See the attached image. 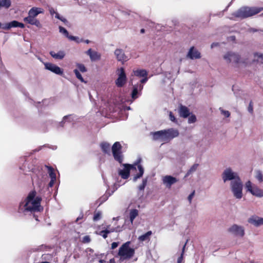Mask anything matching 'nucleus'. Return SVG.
Returning <instances> with one entry per match:
<instances>
[{
	"instance_id": "obj_1",
	"label": "nucleus",
	"mask_w": 263,
	"mask_h": 263,
	"mask_svg": "<svg viewBox=\"0 0 263 263\" xmlns=\"http://www.w3.org/2000/svg\"><path fill=\"white\" fill-rule=\"evenodd\" d=\"M36 192H30L25 199L18 205L17 212L24 215H32L35 220L39 221L38 214L43 211L41 205V198L35 197Z\"/></svg>"
},
{
	"instance_id": "obj_2",
	"label": "nucleus",
	"mask_w": 263,
	"mask_h": 263,
	"mask_svg": "<svg viewBox=\"0 0 263 263\" xmlns=\"http://www.w3.org/2000/svg\"><path fill=\"white\" fill-rule=\"evenodd\" d=\"M223 59L228 64H231L235 68H240L246 67L250 64L247 56L241 57L238 53L233 51H228L223 55Z\"/></svg>"
},
{
	"instance_id": "obj_3",
	"label": "nucleus",
	"mask_w": 263,
	"mask_h": 263,
	"mask_svg": "<svg viewBox=\"0 0 263 263\" xmlns=\"http://www.w3.org/2000/svg\"><path fill=\"white\" fill-rule=\"evenodd\" d=\"M151 135H152L154 140H159L160 142H165L174 138L178 137L179 132L177 129L169 128L168 129L152 132Z\"/></svg>"
},
{
	"instance_id": "obj_4",
	"label": "nucleus",
	"mask_w": 263,
	"mask_h": 263,
	"mask_svg": "<svg viewBox=\"0 0 263 263\" xmlns=\"http://www.w3.org/2000/svg\"><path fill=\"white\" fill-rule=\"evenodd\" d=\"M262 10V7L243 6L233 13L232 15L236 17L243 19L257 14Z\"/></svg>"
},
{
	"instance_id": "obj_5",
	"label": "nucleus",
	"mask_w": 263,
	"mask_h": 263,
	"mask_svg": "<svg viewBox=\"0 0 263 263\" xmlns=\"http://www.w3.org/2000/svg\"><path fill=\"white\" fill-rule=\"evenodd\" d=\"M130 243V241H127L119 248L118 255L120 256L121 260L129 259L134 256L135 250L129 247Z\"/></svg>"
},
{
	"instance_id": "obj_6",
	"label": "nucleus",
	"mask_w": 263,
	"mask_h": 263,
	"mask_svg": "<svg viewBox=\"0 0 263 263\" xmlns=\"http://www.w3.org/2000/svg\"><path fill=\"white\" fill-rule=\"evenodd\" d=\"M230 188L236 199H240L242 197L243 184L241 179L231 181Z\"/></svg>"
},
{
	"instance_id": "obj_7",
	"label": "nucleus",
	"mask_w": 263,
	"mask_h": 263,
	"mask_svg": "<svg viewBox=\"0 0 263 263\" xmlns=\"http://www.w3.org/2000/svg\"><path fill=\"white\" fill-rule=\"evenodd\" d=\"M222 179L224 182L229 181H233L234 180H240V178L237 172H234L230 167L226 168L222 173Z\"/></svg>"
},
{
	"instance_id": "obj_8",
	"label": "nucleus",
	"mask_w": 263,
	"mask_h": 263,
	"mask_svg": "<svg viewBox=\"0 0 263 263\" xmlns=\"http://www.w3.org/2000/svg\"><path fill=\"white\" fill-rule=\"evenodd\" d=\"M247 192L257 197H263V190L259 189L256 185L253 184L250 181H248L245 184Z\"/></svg>"
},
{
	"instance_id": "obj_9",
	"label": "nucleus",
	"mask_w": 263,
	"mask_h": 263,
	"mask_svg": "<svg viewBox=\"0 0 263 263\" xmlns=\"http://www.w3.org/2000/svg\"><path fill=\"white\" fill-rule=\"evenodd\" d=\"M118 70V78L115 81V84L118 87H122L126 83L127 77L123 67L120 68Z\"/></svg>"
},
{
	"instance_id": "obj_10",
	"label": "nucleus",
	"mask_w": 263,
	"mask_h": 263,
	"mask_svg": "<svg viewBox=\"0 0 263 263\" xmlns=\"http://www.w3.org/2000/svg\"><path fill=\"white\" fill-rule=\"evenodd\" d=\"M137 163L134 164H123V169L119 170V175L124 179H127L130 175V171L136 169V165Z\"/></svg>"
},
{
	"instance_id": "obj_11",
	"label": "nucleus",
	"mask_w": 263,
	"mask_h": 263,
	"mask_svg": "<svg viewBox=\"0 0 263 263\" xmlns=\"http://www.w3.org/2000/svg\"><path fill=\"white\" fill-rule=\"evenodd\" d=\"M228 231L230 233L237 236L242 237L245 234L243 227L235 224L230 227Z\"/></svg>"
},
{
	"instance_id": "obj_12",
	"label": "nucleus",
	"mask_w": 263,
	"mask_h": 263,
	"mask_svg": "<svg viewBox=\"0 0 263 263\" xmlns=\"http://www.w3.org/2000/svg\"><path fill=\"white\" fill-rule=\"evenodd\" d=\"M44 65L46 69L55 74L62 75L63 73V70L60 67L54 64L46 62L44 63Z\"/></svg>"
},
{
	"instance_id": "obj_13",
	"label": "nucleus",
	"mask_w": 263,
	"mask_h": 263,
	"mask_svg": "<svg viewBox=\"0 0 263 263\" xmlns=\"http://www.w3.org/2000/svg\"><path fill=\"white\" fill-rule=\"evenodd\" d=\"M143 86L141 84H137L133 85V90L131 93L132 103L135 99L138 98L141 95V91L142 90Z\"/></svg>"
},
{
	"instance_id": "obj_14",
	"label": "nucleus",
	"mask_w": 263,
	"mask_h": 263,
	"mask_svg": "<svg viewBox=\"0 0 263 263\" xmlns=\"http://www.w3.org/2000/svg\"><path fill=\"white\" fill-rule=\"evenodd\" d=\"M178 181L176 178L171 176L166 175L162 178V183L167 188H171L172 185L176 183Z\"/></svg>"
},
{
	"instance_id": "obj_15",
	"label": "nucleus",
	"mask_w": 263,
	"mask_h": 263,
	"mask_svg": "<svg viewBox=\"0 0 263 263\" xmlns=\"http://www.w3.org/2000/svg\"><path fill=\"white\" fill-rule=\"evenodd\" d=\"M117 60L122 64L128 60V58L125 54L124 51L121 49H117L114 52Z\"/></svg>"
},
{
	"instance_id": "obj_16",
	"label": "nucleus",
	"mask_w": 263,
	"mask_h": 263,
	"mask_svg": "<svg viewBox=\"0 0 263 263\" xmlns=\"http://www.w3.org/2000/svg\"><path fill=\"white\" fill-rule=\"evenodd\" d=\"M248 221L256 227L263 225V218L259 217L256 215L252 216L248 219Z\"/></svg>"
},
{
	"instance_id": "obj_17",
	"label": "nucleus",
	"mask_w": 263,
	"mask_h": 263,
	"mask_svg": "<svg viewBox=\"0 0 263 263\" xmlns=\"http://www.w3.org/2000/svg\"><path fill=\"white\" fill-rule=\"evenodd\" d=\"M187 57L191 60L198 59L201 58L200 53L194 47L190 48Z\"/></svg>"
},
{
	"instance_id": "obj_18",
	"label": "nucleus",
	"mask_w": 263,
	"mask_h": 263,
	"mask_svg": "<svg viewBox=\"0 0 263 263\" xmlns=\"http://www.w3.org/2000/svg\"><path fill=\"white\" fill-rule=\"evenodd\" d=\"M24 21L30 25H34L39 28L42 27L40 21L36 18V17L28 16L24 18Z\"/></svg>"
},
{
	"instance_id": "obj_19",
	"label": "nucleus",
	"mask_w": 263,
	"mask_h": 263,
	"mask_svg": "<svg viewBox=\"0 0 263 263\" xmlns=\"http://www.w3.org/2000/svg\"><path fill=\"white\" fill-rule=\"evenodd\" d=\"M178 112L179 116L183 118H187L191 114L189 109L182 105L179 106Z\"/></svg>"
},
{
	"instance_id": "obj_20",
	"label": "nucleus",
	"mask_w": 263,
	"mask_h": 263,
	"mask_svg": "<svg viewBox=\"0 0 263 263\" xmlns=\"http://www.w3.org/2000/svg\"><path fill=\"white\" fill-rule=\"evenodd\" d=\"M86 53L89 56L91 61L99 60L101 58V54L99 52L92 50L91 48L89 49Z\"/></svg>"
},
{
	"instance_id": "obj_21",
	"label": "nucleus",
	"mask_w": 263,
	"mask_h": 263,
	"mask_svg": "<svg viewBox=\"0 0 263 263\" xmlns=\"http://www.w3.org/2000/svg\"><path fill=\"white\" fill-rule=\"evenodd\" d=\"M43 13V9L41 8L33 7L28 12V16L36 17L37 15Z\"/></svg>"
},
{
	"instance_id": "obj_22",
	"label": "nucleus",
	"mask_w": 263,
	"mask_h": 263,
	"mask_svg": "<svg viewBox=\"0 0 263 263\" xmlns=\"http://www.w3.org/2000/svg\"><path fill=\"white\" fill-rule=\"evenodd\" d=\"M20 169L22 170L24 174H26L27 172H34L35 168L32 165L28 164L27 163L23 164L20 166Z\"/></svg>"
},
{
	"instance_id": "obj_23",
	"label": "nucleus",
	"mask_w": 263,
	"mask_h": 263,
	"mask_svg": "<svg viewBox=\"0 0 263 263\" xmlns=\"http://www.w3.org/2000/svg\"><path fill=\"white\" fill-rule=\"evenodd\" d=\"M49 54L55 60H62L65 56V52L63 50H60L57 53H55L53 51H51Z\"/></svg>"
},
{
	"instance_id": "obj_24",
	"label": "nucleus",
	"mask_w": 263,
	"mask_h": 263,
	"mask_svg": "<svg viewBox=\"0 0 263 263\" xmlns=\"http://www.w3.org/2000/svg\"><path fill=\"white\" fill-rule=\"evenodd\" d=\"M139 172L135 175L132 179L134 182H136L138 179L141 178L144 174V168L141 164L137 165Z\"/></svg>"
},
{
	"instance_id": "obj_25",
	"label": "nucleus",
	"mask_w": 263,
	"mask_h": 263,
	"mask_svg": "<svg viewBox=\"0 0 263 263\" xmlns=\"http://www.w3.org/2000/svg\"><path fill=\"white\" fill-rule=\"evenodd\" d=\"M74 118H75V116L73 115H69L65 116L63 117L62 121L59 123V125L61 127H63L64 124L65 122H67L70 123V122L74 121Z\"/></svg>"
},
{
	"instance_id": "obj_26",
	"label": "nucleus",
	"mask_w": 263,
	"mask_h": 263,
	"mask_svg": "<svg viewBox=\"0 0 263 263\" xmlns=\"http://www.w3.org/2000/svg\"><path fill=\"white\" fill-rule=\"evenodd\" d=\"M115 191H112L111 192L109 191H106V193L102 196L97 201V202L99 203V205H100L103 202L106 201L108 197L111 196L114 192Z\"/></svg>"
},
{
	"instance_id": "obj_27",
	"label": "nucleus",
	"mask_w": 263,
	"mask_h": 263,
	"mask_svg": "<svg viewBox=\"0 0 263 263\" xmlns=\"http://www.w3.org/2000/svg\"><path fill=\"white\" fill-rule=\"evenodd\" d=\"M100 147L102 151L105 154L110 155V145L106 142H103L100 144Z\"/></svg>"
},
{
	"instance_id": "obj_28",
	"label": "nucleus",
	"mask_w": 263,
	"mask_h": 263,
	"mask_svg": "<svg viewBox=\"0 0 263 263\" xmlns=\"http://www.w3.org/2000/svg\"><path fill=\"white\" fill-rule=\"evenodd\" d=\"M112 154L114 159L120 164H122L124 160V155H123L122 151Z\"/></svg>"
},
{
	"instance_id": "obj_29",
	"label": "nucleus",
	"mask_w": 263,
	"mask_h": 263,
	"mask_svg": "<svg viewBox=\"0 0 263 263\" xmlns=\"http://www.w3.org/2000/svg\"><path fill=\"white\" fill-rule=\"evenodd\" d=\"M139 212L137 209H131L129 211V221L131 224H133L135 218L138 216Z\"/></svg>"
},
{
	"instance_id": "obj_30",
	"label": "nucleus",
	"mask_w": 263,
	"mask_h": 263,
	"mask_svg": "<svg viewBox=\"0 0 263 263\" xmlns=\"http://www.w3.org/2000/svg\"><path fill=\"white\" fill-rule=\"evenodd\" d=\"M122 151V146L119 142L114 143L111 147L112 153H118Z\"/></svg>"
},
{
	"instance_id": "obj_31",
	"label": "nucleus",
	"mask_w": 263,
	"mask_h": 263,
	"mask_svg": "<svg viewBox=\"0 0 263 263\" xmlns=\"http://www.w3.org/2000/svg\"><path fill=\"white\" fill-rule=\"evenodd\" d=\"M48 170V173L50 178V179L56 180V174L52 166L45 165Z\"/></svg>"
},
{
	"instance_id": "obj_32",
	"label": "nucleus",
	"mask_w": 263,
	"mask_h": 263,
	"mask_svg": "<svg viewBox=\"0 0 263 263\" xmlns=\"http://www.w3.org/2000/svg\"><path fill=\"white\" fill-rule=\"evenodd\" d=\"M134 74L139 77H146L147 75V71L144 69H138L134 71Z\"/></svg>"
},
{
	"instance_id": "obj_33",
	"label": "nucleus",
	"mask_w": 263,
	"mask_h": 263,
	"mask_svg": "<svg viewBox=\"0 0 263 263\" xmlns=\"http://www.w3.org/2000/svg\"><path fill=\"white\" fill-rule=\"evenodd\" d=\"M152 234L151 231L147 232L146 233L140 236L138 239L140 241H144L147 240H149L150 236Z\"/></svg>"
},
{
	"instance_id": "obj_34",
	"label": "nucleus",
	"mask_w": 263,
	"mask_h": 263,
	"mask_svg": "<svg viewBox=\"0 0 263 263\" xmlns=\"http://www.w3.org/2000/svg\"><path fill=\"white\" fill-rule=\"evenodd\" d=\"M255 178L259 182H262L263 181V174L260 170L255 171Z\"/></svg>"
},
{
	"instance_id": "obj_35",
	"label": "nucleus",
	"mask_w": 263,
	"mask_h": 263,
	"mask_svg": "<svg viewBox=\"0 0 263 263\" xmlns=\"http://www.w3.org/2000/svg\"><path fill=\"white\" fill-rule=\"evenodd\" d=\"M32 180L33 183H36L40 189H42L44 187L45 185L44 182L43 181L39 180L36 177H32Z\"/></svg>"
},
{
	"instance_id": "obj_36",
	"label": "nucleus",
	"mask_w": 263,
	"mask_h": 263,
	"mask_svg": "<svg viewBox=\"0 0 263 263\" xmlns=\"http://www.w3.org/2000/svg\"><path fill=\"white\" fill-rule=\"evenodd\" d=\"M148 181V177H146L142 179V183L138 186V189L140 191H143L145 186L147 185Z\"/></svg>"
},
{
	"instance_id": "obj_37",
	"label": "nucleus",
	"mask_w": 263,
	"mask_h": 263,
	"mask_svg": "<svg viewBox=\"0 0 263 263\" xmlns=\"http://www.w3.org/2000/svg\"><path fill=\"white\" fill-rule=\"evenodd\" d=\"M254 55L255 58H257L256 59L254 60L255 61L261 64H263V53L255 52Z\"/></svg>"
},
{
	"instance_id": "obj_38",
	"label": "nucleus",
	"mask_w": 263,
	"mask_h": 263,
	"mask_svg": "<svg viewBox=\"0 0 263 263\" xmlns=\"http://www.w3.org/2000/svg\"><path fill=\"white\" fill-rule=\"evenodd\" d=\"M198 164L195 163L194 165H193L188 170L187 172L185 177L189 176L190 175H191L192 173L195 172L198 166Z\"/></svg>"
},
{
	"instance_id": "obj_39",
	"label": "nucleus",
	"mask_w": 263,
	"mask_h": 263,
	"mask_svg": "<svg viewBox=\"0 0 263 263\" xmlns=\"http://www.w3.org/2000/svg\"><path fill=\"white\" fill-rule=\"evenodd\" d=\"M187 241H188V240H186V242L183 245V246L182 248V251H181V253L180 254V256L179 257V258L177 259V263H182V260L183 258V255H184V253L185 252V246H186V245Z\"/></svg>"
},
{
	"instance_id": "obj_40",
	"label": "nucleus",
	"mask_w": 263,
	"mask_h": 263,
	"mask_svg": "<svg viewBox=\"0 0 263 263\" xmlns=\"http://www.w3.org/2000/svg\"><path fill=\"white\" fill-rule=\"evenodd\" d=\"M73 72L76 76V78L78 79H79L81 82H84L85 83H86V82L85 81V80H84L79 70H78L77 69H74Z\"/></svg>"
},
{
	"instance_id": "obj_41",
	"label": "nucleus",
	"mask_w": 263,
	"mask_h": 263,
	"mask_svg": "<svg viewBox=\"0 0 263 263\" xmlns=\"http://www.w3.org/2000/svg\"><path fill=\"white\" fill-rule=\"evenodd\" d=\"M59 32L68 39L70 35L69 34L68 31L65 28L62 26H59Z\"/></svg>"
},
{
	"instance_id": "obj_42",
	"label": "nucleus",
	"mask_w": 263,
	"mask_h": 263,
	"mask_svg": "<svg viewBox=\"0 0 263 263\" xmlns=\"http://www.w3.org/2000/svg\"><path fill=\"white\" fill-rule=\"evenodd\" d=\"M188 117V123L189 124L194 123L197 121L196 116L192 113H191Z\"/></svg>"
},
{
	"instance_id": "obj_43",
	"label": "nucleus",
	"mask_w": 263,
	"mask_h": 263,
	"mask_svg": "<svg viewBox=\"0 0 263 263\" xmlns=\"http://www.w3.org/2000/svg\"><path fill=\"white\" fill-rule=\"evenodd\" d=\"M76 66L78 68L77 69L79 70L80 72L81 71L82 72H85L87 71V68H86L84 64L81 63H77L76 64Z\"/></svg>"
},
{
	"instance_id": "obj_44",
	"label": "nucleus",
	"mask_w": 263,
	"mask_h": 263,
	"mask_svg": "<svg viewBox=\"0 0 263 263\" xmlns=\"http://www.w3.org/2000/svg\"><path fill=\"white\" fill-rule=\"evenodd\" d=\"M68 39L71 41H75L77 43H80L83 41V39H80L78 36H75L71 35L69 36Z\"/></svg>"
},
{
	"instance_id": "obj_45",
	"label": "nucleus",
	"mask_w": 263,
	"mask_h": 263,
	"mask_svg": "<svg viewBox=\"0 0 263 263\" xmlns=\"http://www.w3.org/2000/svg\"><path fill=\"white\" fill-rule=\"evenodd\" d=\"M101 215H102V213L100 211L95 212V213L93 215V220L95 221L99 220L101 218Z\"/></svg>"
},
{
	"instance_id": "obj_46",
	"label": "nucleus",
	"mask_w": 263,
	"mask_h": 263,
	"mask_svg": "<svg viewBox=\"0 0 263 263\" xmlns=\"http://www.w3.org/2000/svg\"><path fill=\"white\" fill-rule=\"evenodd\" d=\"M55 17L60 20V21L63 22L66 25L68 23V21L65 18L61 16L58 13H56Z\"/></svg>"
},
{
	"instance_id": "obj_47",
	"label": "nucleus",
	"mask_w": 263,
	"mask_h": 263,
	"mask_svg": "<svg viewBox=\"0 0 263 263\" xmlns=\"http://www.w3.org/2000/svg\"><path fill=\"white\" fill-rule=\"evenodd\" d=\"M109 233V232L108 231V229H106L101 231L100 233V235L102 236L104 239H105L107 237V235Z\"/></svg>"
},
{
	"instance_id": "obj_48",
	"label": "nucleus",
	"mask_w": 263,
	"mask_h": 263,
	"mask_svg": "<svg viewBox=\"0 0 263 263\" xmlns=\"http://www.w3.org/2000/svg\"><path fill=\"white\" fill-rule=\"evenodd\" d=\"M219 110L221 111V114L224 116L228 118L230 116V112L228 110H224L222 108L220 107Z\"/></svg>"
},
{
	"instance_id": "obj_49",
	"label": "nucleus",
	"mask_w": 263,
	"mask_h": 263,
	"mask_svg": "<svg viewBox=\"0 0 263 263\" xmlns=\"http://www.w3.org/2000/svg\"><path fill=\"white\" fill-rule=\"evenodd\" d=\"M82 241L83 243H89L90 241V238L89 236L86 235L84 236L82 238Z\"/></svg>"
},
{
	"instance_id": "obj_50",
	"label": "nucleus",
	"mask_w": 263,
	"mask_h": 263,
	"mask_svg": "<svg viewBox=\"0 0 263 263\" xmlns=\"http://www.w3.org/2000/svg\"><path fill=\"white\" fill-rule=\"evenodd\" d=\"M10 23L11 28L18 27V21H12Z\"/></svg>"
},
{
	"instance_id": "obj_51",
	"label": "nucleus",
	"mask_w": 263,
	"mask_h": 263,
	"mask_svg": "<svg viewBox=\"0 0 263 263\" xmlns=\"http://www.w3.org/2000/svg\"><path fill=\"white\" fill-rule=\"evenodd\" d=\"M3 29L5 30H9L11 28L10 23H8L3 25H2V27Z\"/></svg>"
},
{
	"instance_id": "obj_52",
	"label": "nucleus",
	"mask_w": 263,
	"mask_h": 263,
	"mask_svg": "<svg viewBox=\"0 0 263 263\" xmlns=\"http://www.w3.org/2000/svg\"><path fill=\"white\" fill-rule=\"evenodd\" d=\"M248 110L249 112L252 114L253 112V103L252 101H250L248 108Z\"/></svg>"
},
{
	"instance_id": "obj_53",
	"label": "nucleus",
	"mask_w": 263,
	"mask_h": 263,
	"mask_svg": "<svg viewBox=\"0 0 263 263\" xmlns=\"http://www.w3.org/2000/svg\"><path fill=\"white\" fill-rule=\"evenodd\" d=\"M169 117L170 120L174 122H176V118L175 117L171 111L170 112Z\"/></svg>"
},
{
	"instance_id": "obj_54",
	"label": "nucleus",
	"mask_w": 263,
	"mask_h": 263,
	"mask_svg": "<svg viewBox=\"0 0 263 263\" xmlns=\"http://www.w3.org/2000/svg\"><path fill=\"white\" fill-rule=\"evenodd\" d=\"M119 242H114L111 243V249H116L119 245Z\"/></svg>"
},
{
	"instance_id": "obj_55",
	"label": "nucleus",
	"mask_w": 263,
	"mask_h": 263,
	"mask_svg": "<svg viewBox=\"0 0 263 263\" xmlns=\"http://www.w3.org/2000/svg\"><path fill=\"white\" fill-rule=\"evenodd\" d=\"M195 191H193L192 193H191L189 196H188V200L189 201L190 203H191L192 198L194 195Z\"/></svg>"
},
{
	"instance_id": "obj_56",
	"label": "nucleus",
	"mask_w": 263,
	"mask_h": 263,
	"mask_svg": "<svg viewBox=\"0 0 263 263\" xmlns=\"http://www.w3.org/2000/svg\"><path fill=\"white\" fill-rule=\"evenodd\" d=\"M49 12L51 15H53V14L56 15V13H58L53 8H50L49 9Z\"/></svg>"
},
{
	"instance_id": "obj_57",
	"label": "nucleus",
	"mask_w": 263,
	"mask_h": 263,
	"mask_svg": "<svg viewBox=\"0 0 263 263\" xmlns=\"http://www.w3.org/2000/svg\"><path fill=\"white\" fill-rule=\"evenodd\" d=\"M249 31L254 33V32H258V31H263V30L257 29L253 28H251L249 29Z\"/></svg>"
},
{
	"instance_id": "obj_58",
	"label": "nucleus",
	"mask_w": 263,
	"mask_h": 263,
	"mask_svg": "<svg viewBox=\"0 0 263 263\" xmlns=\"http://www.w3.org/2000/svg\"><path fill=\"white\" fill-rule=\"evenodd\" d=\"M55 181L56 180H55L50 179V181L48 184V186L50 187H52L53 184L55 183Z\"/></svg>"
},
{
	"instance_id": "obj_59",
	"label": "nucleus",
	"mask_w": 263,
	"mask_h": 263,
	"mask_svg": "<svg viewBox=\"0 0 263 263\" xmlns=\"http://www.w3.org/2000/svg\"><path fill=\"white\" fill-rule=\"evenodd\" d=\"M147 80H148V78H147V76L144 77V78H143L142 79H141L140 80V82L141 83H145L147 81Z\"/></svg>"
},
{
	"instance_id": "obj_60",
	"label": "nucleus",
	"mask_w": 263,
	"mask_h": 263,
	"mask_svg": "<svg viewBox=\"0 0 263 263\" xmlns=\"http://www.w3.org/2000/svg\"><path fill=\"white\" fill-rule=\"evenodd\" d=\"M18 27L24 28L25 27V25L23 23L18 22Z\"/></svg>"
},
{
	"instance_id": "obj_61",
	"label": "nucleus",
	"mask_w": 263,
	"mask_h": 263,
	"mask_svg": "<svg viewBox=\"0 0 263 263\" xmlns=\"http://www.w3.org/2000/svg\"><path fill=\"white\" fill-rule=\"evenodd\" d=\"M107 263H116V261L114 258H111Z\"/></svg>"
},
{
	"instance_id": "obj_62",
	"label": "nucleus",
	"mask_w": 263,
	"mask_h": 263,
	"mask_svg": "<svg viewBox=\"0 0 263 263\" xmlns=\"http://www.w3.org/2000/svg\"><path fill=\"white\" fill-rule=\"evenodd\" d=\"M108 231L109 232V233H110L111 232H113L115 231V230L114 228H112L110 230H108Z\"/></svg>"
},
{
	"instance_id": "obj_63",
	"label": "nucleus",
	"mask_w": 263,
	"mask_h": 263,
	"mask_svg": "<svg viewBox=\"0 0 263 263\" xmlns=\"http://www.w3.org/2000/svg\"><path fill=\"white\" fill-rule=\"evenodd\" d=\"M99 262L100 263H105V261L104 260H103V259H100V260H99Z\"/></svg>"
},
{
	"instance_id": "obj_64",
	"label": "nucleus",
	"mask_w": 263,
	"mask_h": 263,
	"mask_svg": "<svg viewBox=\"0 0 263 263\" xmlns=\"http://www.w3.org/2000/svg\"><path fill=\"white\" fill-rule=\"evenodd\" d=\"M230 39L232 41H234L235 40V36H230Z\"/></svg>"
}]
</instances>
